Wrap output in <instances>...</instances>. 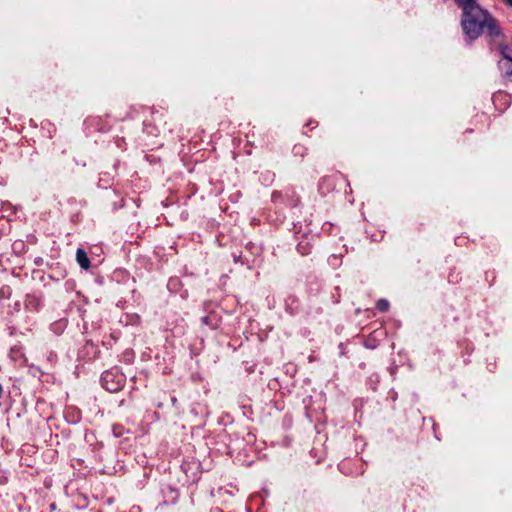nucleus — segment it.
Returning <instances> with one entry per match:
<instances>
[{"label": "nucleus", "mask_w": 512, "mask_h": 512, "mask_svg": "<svg viewBox=\"0 0 512 512\" xmlns=\"http://www.w3.org/2000/svg\"><path fill=\"white\" fill-rule=\"evenodd\" d=\"M454 2L462 11L461 27L467 38L476 40L485 30L491 39L503 36L498 20L484 9L478 0H454Z\"/></svg>", "instance_id": "nucleus-1"}, {"label": "nucleus", "mask_w": 512, "mask_h": 512, "mask_svg": "<svg viewBox=\"0 0 512 512\" xmlns=\"http://www.w3.org/2000/svg\"><path fill=\"white\" fill-rule=\"evenodd\" d=\"M78 264L85 270L90 267V261L84 250L78 249L76 253Z\"/></svg>", "instance_id": "nucleus-2"}, {"label": "nucleus", "mask_w": 512, "mask_h": 512, "mask_svg": "<svg viewBox=\"0 0 512 512\" xmlns=\"http://www.w3.org/2000/svg\"><path fill=\"white\" fill-rule=\"evenodd\" d=\"M499 52L504 57V59L512 64V42L509 45L500 44Z\"/></svg>", "instance_id": "nucleus-3"}, {"label": "nucleus", "mask_w": 512, "mask_h": 512, "mask_svg": "<svg viewBox=\"0 0 512 512\" xmlns=\"http://www.w3.org/2000/svg\"><path fill=\"white\" fill-rule=\"evenodd\" d=\"M377 307L379 310L381 311H386L389 307V303L387 300L385 299H381L377 302Z\"/></svg>", "instance_id": "nucleus-4"}, {"label": "nucleus", "mask_w": 512, "mask_h": 512, "mask_svg": "<svg viewBox=\"0 0 512 512\" xmlns=\"http://www.w3.org/2000/svg\"><path fill=\"white\" fill-rule=\"evenodd\" d=\"M502 74L507 80L512 81V66H506V69Z\"/></svg>", "instance_id": "nucleus-5"}, {"label": "nucleus", "mask_w": 512, "mask_h": 512, "mask_svg": "<svg viewBox=\"0 0 512 512\" xmlns=\"http://www.w3.org/2000/svg\"><path fill=\"white\" fill-rule=\"evenodd\" d=\"M505 5H507L508 7H510L512 9V0H502Z\"/></svg>", "instance_id": "nucleus-6"}, {"label": "nucleus", "mask_w": 512, "mask_h": 512, "mask_svg": "<svg viewBox=\"0 0 512 512\" xmlns=\"http://www.w3.org/2000/svg\"><path fill=\"white\" fill-rule=\"evenodd\" d=\"M108 376H109V374H106V375L104 376V381H106V380H107Z\"/></svg>", "instance_id": "nucleus-7"}]
</instances>
